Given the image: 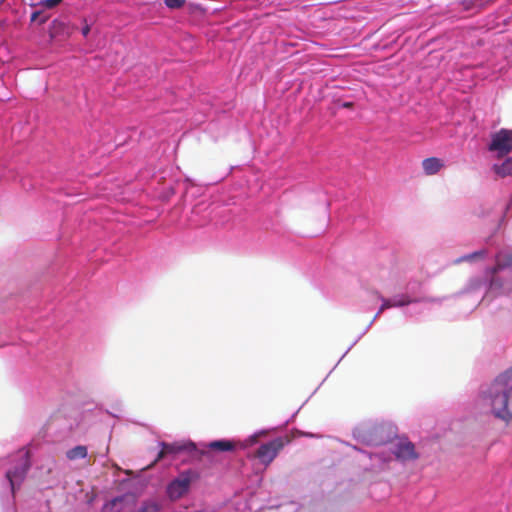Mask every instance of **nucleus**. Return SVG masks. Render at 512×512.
Instances as JSON below:
<instances>
[{"instance_id":"1","label":"nucleus","mask_w":512,"mask_h":512,"mask_svg":"<svg viewBox=\"0 0 512 512\" xmlns=\"http://www.w3.org/2000/svg\"><path fill=\"white\" fill-rule=\"evenodd\" d=\"M512 371L499 375L485 392V399L489 402L493 415L506 423L512 421V410L509 399L512 393Z\"/></svg>"},{"instance_id":"2","label":"nucleus","mask_w":512,"mask_h":512,"mask_svg":"<svg viewBox=\"0 0 512 512\" xmlns=\"http://www.w3.org/2000/svg\"><path fill=\"white\" fill-rule=\"evenodd\" d=\"M288 438L277 437L267 443L258 447L255 451L254 457L257 458L262 464L268 466L278 455V453L288 444Z\"/></svg>"},{"instance_id":"3","label":"nucleus","mask_w":512,"mask_h":512,"mask_svg":"<svg viewBox=\"0 0 512 512\" xmlns=\"http://www.w3.org/2000/svg\"><path fill=\"white\" fill-rule=\"evenodd\" d=\"M488 150L497 153L498 158L512 152V130L502 128L491 135Z\"/></svg>"},{"instance_id":"4","label":"nucleus","mask_w":512,"mask_h":512,"mask_svg":"<svg viewBox=\"0 0 512 512\" xmlns=\"http://www.w3.org/2000/svg\"><path fill=\"white\" fill-rule=\"evenodd\" d=\"M192 473L190 471L181 473L167 486V495L171 500L180 499L184 496L191 485Z\"/></svg>"},{"instance_id":"5","label":"nucleus","mask_w":512,"mask_h":512,"mask_svg":"<svg viewBox=\"0 0 512 512\" xmlns=\"http://www.w3.org/2000/svg\"><path fill=\"white\" fill-rule=\"evenodd\" d=\"M30 468L29 451H25L21 454V461L18 466L13 470L6 472V478L8 479L12 493L15 492V488L19 487L24 480L28 470Z\"/></svg>"},{"instance_id":"6","label":"nucleus","mask_w":512,"mask_h":512,"mask_svg":"<svg viewBox=\"0 0 512 512\" xmlns=\"http://www.w3.org/2000/svg\"><path fill=\"white\" fill-rule=\"evenodd\" d=\"M393 454L396 459L401 461L416 460L418 454L415 451V446L410 441H398L393 448Z\"/></svg>"},{"instance_id":"7","label":"nucleus","mask_w":512,"mask_h":512,"mask_svg":"<svg viewBox=\"0 0 512 512\" xmlns=\"http://www.w3.org/2000/svg\"><path fill=\"white\" fill-rule=\"evenodd\" d=\"M236 448V443L231 440H215L205 445V448L200 451L201 456H208L210 451H232Z\"/></svg>"},{"instance_id":"8","label":"nucleus","mask_w":512,"mask_h":512,"mask_svg":"<svg viewBox=\"0 0 512 512\" xmlns=\"http://www.w3.org/2000/svg\"><path fill=\"white\" fill-rule=\"evenodd\" d=\"M160 445H161V450L159 451V453L157 455V458L155 459V461L152 463L151 466H153L156 462H158L159 460L163 459L167 455H169V454H177V453H179L180 451H182L185 448L183 445H180L178 443H165V442H161Z\"/></svg>"},{"instance_id":"9","label":"nucleus","mask_w":512,"mask_h":512,"mask_svg":"<svg viewBox=\"0 0 512 512\" xmlns=\"http://www.w3.org/2000/svg\"><path fill=\"white\" fill-rule=\"evenodd\" d=\"M444 166L443 162L436 157L426 158L422 162V167L427 175H434Z\"/></svg>"},{"instance_id":"10","label":"nucleus","mask_w":512,"mask_h":512,"mask_svg":"<svg viewBox=\"0 0 512 512\" xmlns=\"http://www.w3.org/2000/svg\"><path fill=\"white\" fill-rule=\"evenodd\" d=\"M492 169L501 178L512 177V157H508L501 164H494Z\"/></svg>"},{"instance_id":"11","label":"nucleus","mask_w":512,"mask_h":512,"mask_svg":"<svg viewBox=\"0 0 512 512\" xmlns=\"http://www.w3.org/2000/svg\"><path fill=\"white\" fill-rule=\"evenodd\" d=\"M87 447L84 445H78L66 452V457L69 460L83 459L87 456Z\"/></svg>"},{"instance_id":"12","label":"nucleus","mask_w":512,"mask_h":512,"mask_svg":"<svg viewBox=\"0 0 512 512\" xmlns=\"http://www.w3.org/2000/svg\"><path fill=\"white\" fill-rule=\"evenodd\" d=\"M122 498H114L111 501L104 504L101 512H120L121 511Z\"/></svg>"},{"instance_id":"13","label":"nucleus","mask_w":512,"mask_h":512,"mask_svg":"<svg viewBox=\"0 0 512 512\" xmlns=\"http://www.w3.org/2000/svg\"><path fill=\"white\" fill-rule=\"evenodd\" d=\"M159 506L156 503H146L144 504L138 512H158Z\"/></svg>"},{"instance_id":"14","label":"nucleus","mask_w":512,"mask_h":512,"mask_svg":"<svg viewBox=\"0 0 512 512\" xmlns=\"http://www.w3.org/2000/svg\"><path fill=\"white\" fill-rule=\"evenodd\" d=\"M63 0H42L40 5L46 9H52L59 5Z\"/></svg>"},{"instance_id":"15","label":"nucleus","mask_w":512,"mask_h":512,"mask_svg":"<svg viewBox=\"0 0 512 512\" xmlns=\"http://www.w3.org/2000/svg\"><path fill=\"white\" fill-rule=\"evenodd\" d=\"M412 302H414V301L412 299H410L408 296L402 295L401 299H399V300L394 299V307H402V306L408 305Z\"/></svg>"},{"instance_id":"16","label":"nucleus","mask_w":512,"mask_h":512,"mask_svg":"<svg viewBox=\"0 0 512 512\" xmlns=\"http://www.w3.org/2000/svg\"><path fill=\"white\" fill-rule=\"evenodd\" d=\"M185 3V0H165V4L167 7L171 9H178L182 7Z\"/></svg>"},{"instance_id":"17","label":"nucleus","mask_w":512,"mask_h":512,"mask_svg":"<svg viewBox=\"0 0 512 512\" xmlns=\"http://www.w3.org/2000/svg\"><path fill=\"white\" fill-rule=\"evenodd\" d=\"M512 265V255L510 256H507L504 260V262H500L498 261L496 267H495V271H498V270H501L503 269L504 267L506 266H510Z\"/></svg>"},{"instance_id":"18","label":"nucleus","mask_w":512,"mask_h":512,"mask_svg":"<svg viewBox=\"0 0 512 512\" xmlns=\"http://www.w3.org/2000/svg\"><path fill=\"white\" fill-rule=\"evenodd\" d=\"M394 307V299H383L382 301V305L379 309V313H382L384 310L388 309V308H392Z\"/></svg>"},{"instance_id":"19","label":"nucleus","mask_w":512,"mask_h":512,"mask_svg":"<svg viewBox=\"0 0 512 512\" xmlns=\"http://www.w3.org/2000/svg\"><path fill=\"white\" fill-rule=\"evenodd\" d=\"M484 254H485V251H484V250H482V251H478V252H474V253H471V254H468V255H466V256H464V257H462V258H461V260L471 261V260H473V259H475V258H477V257H482V256H484Z\"/></svg>"},{"instance_id":"20","label":"nucleus","mask_w":512,"mask_h":512,"mask_svg":"<svg viewBox=\"0 0 512 512\" xmlns=\"http://www.w3.org/2000/svg\"><path fill=\"white\" fill-rule=\"evenodd\" d=\"M39 14L40 13L37 12V11L33 12L32 15H31V21H35L38 18Z\"/></svg>"},{"instance_id":"21","label":"nucleus","mask_w":512,"mask_h":512,"mask_svg":"<svg viewBox=\"0 0 512 512\" xmlns=\"http://www.w3.org/2000/svg\"><path fill=\"white\" fill-rule=\"evenodd\" d=\"M352 106H353V103H352V102H345V103L343 104V107H345V108H351Z\"/></svg>"},{"instance_id":"22","label":"nucleus","mask_w":512,"mask_h":512,"mask_svg":"<svg viewBox=\"0 0 512 512\" xmlns=\"http://www.w3.org/2000/svg\"><path fill=\"white\" fill-rule=\"evenodd\" d=\"M256 438H257V436H252V437L249 439L250 443H254V442H256Z\"/></svg>"},{"instance_id":"23","label":"nucleus","mask_w":512,"mask_h":512,"mask_svg":"<svg viewBox=\"0 0 512 512\" xmlns=\"http://www.w3.org/2000/svg\"><path fill=\"white\" fill-rule=\"evenodd\" d=\"M83 33L86 35L88 33V28L84 29Z\"/></svg>"},{"instance_id":"24","label":"nucleus","mask_w":512,"mask_h":512,"mask_svg":"<svg viewBox=\"0 0 512 512\" xmlns=\"http://www.w3.org/2000/svg\"><path fill=\"white\" fill-rule=\"evenodd\" d=\"M189 446L195 448V445L193 443H190Z\"/></svg>"},{"instance_id":"25","label":"nucleus","mask_w":512,"mask_h":512,"mask_svg":"<svg viewBox=\"0 0 512 512\" xmlns=\"http://www.w3.org/2000/svg\"><path fill=\"white\" fill-rule=\"evenodd\" d=\"M5 0H0V4H2Z\"/></svg>"}]
</instances>
